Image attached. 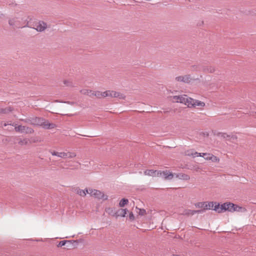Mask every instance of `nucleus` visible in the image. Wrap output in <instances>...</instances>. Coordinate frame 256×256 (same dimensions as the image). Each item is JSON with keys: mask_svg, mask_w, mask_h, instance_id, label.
I'll return each instance as SVG.
<instances>
[{"mask_svg": "<svg viewBox=\"0 0 256 256\" xmlns=\"http://www.w3.org/2000/svg\"><path fill=\"white\" fill-rule=\"evenodd\" d=\"M30 124L36 126H42L45 129H50L54 128V124L48 122L42 118L36 117L29 120Z\"/></svg>", "mask_w": 256, "mask_h": 256, "instance_id": "nucleus-1", "label": "nucleus"}, {"mask_svg": "<svg viewBox=\"0 0 256 256\" xmlns=\"http://www.w3.org/2000/svg\"><path fill=\"white\" fill-rule=\"evenodd\" d=\"M86 192L91 196H92L98 199H103L104 200H106L108 199L107 196L104 195V194L102 192L97 190L86 188Z\"/></svg>", "mask_w": 256, "mask_h": 256, "instance_id": "nucleus-2", "label": "nucleus"}, {"mask_svg": "<svg viewBox=\"0 0 256 256\" xmlns=\"http://www.w3.org/2000/svg\"><path fill=\"white\" fill-rule=\"evenodd\" d=\"M189 98L186 95L175 96L172 98V100L174 102H180L188 106L189 103Z\"/></svg>", "mask_w": 256, "mask_h": 256, "instance_id": "nucleus-3", "label": "nucleus"}, {"mask_svg": "<svg viewBox=\"0 0 256 256\" xmlns=\"http://www.w3.org/2000/svg\"><path fill=\"white\" fill-rule=\"evenodd\" d=\"M189 103L188 104V107L191 108L196 106H199L200 107H204L205 106V103L204 102L194 100L192 98H189Z\"/></svg>", "mask_w": 256, "mask_h": 256, "instance_id": "nucleus-4", "label": "nucleus"}, {"mask_svg": "<svg viewBox=\"0 0 256 256\" xmlns=\"http://www.w3.org/2000/svg\"><path fill=\"white\" fill-rule=\"evenodd\" d=\"M175 80L178 82L188 84L190 82L192 78L190 75H184L176 76Z\"/></svg>", "mask_w": 256, "mask_h": 256, "instance_id": "nucleus-5", "label": "nucleus"}, {"mask_svg": "<svg viewBox=\"0 0 256 256\" xmlns=\"http://www.w3.org/2000/svg\"><path fill=\"white\" fill-rule=\"evenodd\" d=\"M35 26L36 28H34L36 31L39 32H43L46 29L47 27L46 24L42 21L39 22L38 24H36Z\"/></svg>", "mask_w": 256, "mask_h": 256, "instance_id": "nucleus-6", "label": "nucleus"}, {"mask_svg": "<svg viewBox=\"0 0 256 256\" xmlns=\"http://www.w3.org/2000/svg\"><path fill=\"white\" fill-rule=\"evenodd\" d=\"M8 24L10 26H15L16 28H24L26 26H21L20 24V22L18 20V18H10L8 20Z\"/></svg>", "mask_w": 256, "mask_h": 256, "instance_id": "nucleus-7", "label": "nucleus"}, {"mask_svg": "<svg viewBox=\"0 0 256 256\" xmlns=\"http://www.w3.org/2000/svg\"><path fill=\"white\" fill-rule=\"evenodd\" d=\"M203 155L206 156V158L204 159L206 160H210L212 162H219L220 159L216 157V156H214L213 154L209 153L203 154Z\"/></svg>", "mask_w": 256, "mask_h": 256, "instance_id": "nucleus-8", "label": "nucleus"}, {"mask_svg": "<svg viewBox=\"0 0 256 256\" xmlns=\"http://www.w3.org/2000/svg\"><path fill=\"white\" fill-rule=\"evenodd\" d=\"M127 212L128 210L126 208L120 209L118 210L116 212H114V216L116 218L120 216L124 218L126 216V215L127 214Z\"/></svg>", "mask_w": 256, "mask_h": 256, "instance_id": "nucleus-9", "label": "nucleus"}, {"mask_svg": "<svg viewBox=\"0 0 256 256\" xmlns=\"http://www.w3.org/2000/svg\"><path fill=\"white\" fill-rule=\"evenodd\" d=\"M174 176V174L172 172H170L168 170H164L162 172V177H164L166 180H170Z\"/></svg>", "mask_w": 256, "mask_h": 256, "instance_id": "nucleus-10", "label": "nucleus"}, {"mask_svg": "<svg viewBox=\"0 0 256 256\" xmlns=\"http://www.w3.org/2000/svg\"><path fill=\"white\" fill-rule=\"evenodd\" d=\"M174 174L176 178L180 180H188L190 178V177L188 175L183 173Z\"/></svg>", "mask_w": 256, "mask_h": 256, "instance_id": "nucleus-11", "label": "nucleus"}, {"mask_svg": "<svg viewBox=\"0 0 256 256\" xmlns=\"http://www.w3.org/2000/svg\"><path fill=\"white\" fill-rule=\"evenodd\" d=\"M202 71L206 72L212 73L215 71V68L212 66H202Z\"/></svg>", "mask_w": 256, "mask_h": 256, "instance_id": "nucleus-12", "label": "nucleus"}, {"mask_svg": "<svg viewBox=\"0 0 256 256\" xmlns=\"http://www.w3.org/2000/svg\"><path fill=\"white\" fill-rule=\"evenodd\" d=\"M74 192L76 194L82 196H84L88 194L86 192V188L85 190H81L79 188L77 187L74 190Z\"/></svg>", "mask_w": 256, "mask_h": 256, "instance_id": "nucleus-13", "label": "nucleus"}, {"mask_svg": "<svg viewBox=\"0 0 256 256\" xmlns=\"http://www.w3.org/2000/svg\"><path fill=\"white\" fill-rule=\"evenodd\" d=\"M12 126H14L15 127L14 128H15L16 131V132H24L26 130L25 126H16V124H12Z\"/></svg>", "mask_w": 256, "mask_h": 256, "instance_id": "nucleus-14", "label": "nucleus"}, {"mask_svg": "<svg viewBox=\"0 0 256 256\" xmlns=\"http://www.w3.org/2000/svg\"><path fill=\"white\" fill-rule=\"evenodd\" d=\"M110 97L119 98H124L122 94L114 91H111Z\"/></svg>", "mask_w": 256, "mask_h": 256, "instance_id": "nucleus-15", "label": "nucleus"}, {"mask_svg": "<svg viewBox=\"0 0 256 256\" xmlns=\"http://www.w3.org/2000/svg\"><path fill=\"white\" fill-rule=\"evenodd\" d=\"M204 154L203 152L200 153V152H194V153H191V152H190V151H188L186 154V155L188 156H192L194 158L196 156H204V155L202 154Z\"/></svg>", "mask_w": 256, "mask_h": 256, "instance_id": "nucleus-16", "label": "nucleus"}, {"mask_svg": "<svg viewBox=\"0 0 256 256\" xmlns=\"http://www.w3.org/2000/svg\"><path fill=\"white\" fill-rule=\"evenodd\" d=\"M202 65H193L191 66L192 70L193 71H202Z\"/></svg>", "mask_w": 256, "mask_h": 256, "instance_id": "nucleus-17", "label": "nucleus"}, {"mask_svg": "<svg viewBox=\"0 0 256 256\" xmlns=\"http://www.w3.org/2000/svg\"><path fill=\"white\" fill-rule=\"evenodd\" d=\"M75 242L74 240H62L60 242L58 243V247H62L64 246L66 243H70V244H71L72 242Z\"/></svg>", "mask_w": 256, "mask_h": 256, "instance_id": "nucleus-18", "label": "nucleus"}, {"mask_svg": "<svg viewBox=\"0 0 256 256\" xmlns=\"http://www.w3.org/2000/svg\"><path fill=\"white\" fill-rule=\"evenodd\" d=\"M234 206H236V204L228 202V206L226 207L227 210L230 212H234Z\"/></svg>", "mask_w": 256, "mask_h": 256, "instance_id": "nucleus-19", "label": "nucleus"}, {"mask_svg": "<svg viewBox=\"0 0 256 256\" xmlns=\"http://www.w3.org/2000/svg\"><path fill=\"white\" fill-rule=\"evenodd\" d=\"M154 170H146L144 172V174L146 176H154V174L156 172Z\"/></svg>", "mask_w": 256, "mask_h": 256, "instance_id": "nucleus-20", "label": "nucleus"}, {"mask_svg": "<svg viewBox=\"0 0 256 256\" xmlns=\"http://www.w3.org/2000/svg\"><path fill=\"white\" fill-rule=\"evenodd\" d=\"M18 143L20 146L26 145L28 143V140L26 138L18 140Z\"/></svg>", "mask_w": 256, "mask_h": 256, "instance_id": "nucleus-21", "label": "nucleus"}, {"mask_svg": "<svg viewBox=\"0 0 256 256\" xmlns=\"http://www.w3.org/2000/svg\"><path fill=\"white\" fill-rule=\"evenodd\" d=\"M12 111L10 107L8 108H0V114H6Z\"/></svg>", "mask_w": 256, "mask_h": 256, "instance_id": "nucleus-22", "label": "nucleus"}, {"mask_svg": "<svg viewBox=\"0 0 256 256\" xmlns=\"http://www.w3.org/2000/svg\"><path fill=\"white\" fill-rule=\"evenodd\" d=\"M228 206V203L226 202L222 204H221L220 207V211H218V213H221L222 212V211H226L227 210L226 207Z\"/></svg>", "mask_w": 256, "mask_h": 256, "instance_id": "nucleus-23", "label": "nucleus"}, {"mask_svg": "<svg viewBox=\"0 0 256 256\" xmlns=\"http://www.w3.org/2000/svg\"><path fill=\"white\" fill-rule=\"evenodd\" d=\"M214 202H206V205L204 206V210H210L211 208H212L214 207Z\"/></svg>", "mask_w": 256, "mask_h": 256, "instance_id": "nucleus-24", "label": "nucleus"}, {"mask_svg": "<svg viewBox=\"0 0 256 256\" xmlns=\"http://www.w3.org/2000/svg\"><path fill=\"white\" fill-rule=\"evenodd\" d=\"M128 202V199L126 198H122L119 203V206L120 207H123Z\"/></svg>", "mask_w": 256, "mask_h": 256, "instance_id": "nucleus-25", "label": "nucleus"}, {"mask_svg": "<svg viewBox=\"0 0 256 256\" xmlns=\"http://www.w3.org/2000/svg\"><path fill=\"white\" fill-rule=\"evenodd\" d=\"M94 96L98 98H102V92L100 91H95L94 92Z\"/></svg>", "mask_w": 256, "mask_h": 256, "instance_id": "nucleus-26", "label": "nucleus"}, {"mask_svg": "<svg viewBox=\"0 0 256 256\" xmlns=\"http://www.w3.org/2000/svg\"><path fill=\"white\" fill-rule=\"evenodd\" d=\"M66 158H73L76 156V154L75 152H66Z\"/></svg>", "mask_w": 256, "mask_h": 256, "instance_id": "nucleus-27", "label": "nucleus"}, {"mask_svg": "<svg viewBox=\"0 0 256 256\" xmlns=\"http://www.w3.org/2000/svg\"><path fill=\"white\" fill-rule=\"evenodd\" d=\"M206 202H198L196 204V206L200 208H203V209L204 210V206L206 205Z\"/></svg>", "mask_w": 256, "mask_h": 256, "instance_id": "nucleus-28", "label": "nucleus"}, {"mask_svg": "<svg viewBox=\"0 0 256 256\" xmlns=\"http://www.w3.org/2000/svg\"><path fill=\"white\" fill-rule=\"evenodd\" d=\"M242 210H246L244 208H242V207L239 206L238 205L236 204V206H234V212H240L242 211Z\"/></svg>", "mask_w": 256, "mask_h": 256, "instance_id": "nucleus-29", "label": "nucleus"}, {"mask_svg": "<svg viewBox=\"0 0 256 256\" xmlns=\"http://www.w3.org/2000/svg\"><path fill=\"white\" fill-rule=\"evenodd\" d=\"M111 90H106L102 92V98H106L108 96L110 97Z\"/></svg>", "mask_w": 256, "mask_h": 256, "instance_id": "nucleus-30", "label": "nucleus"}, {"mask_svg": "<svg viewBox=\"0 0 256 256\" xmlns=\"http://www.w3.org/2000/svg\"><path fill=\"white\" fill-rule=\"evenodd\" d=\"M24 132L26 134H32L34 132V130L31 128L26 126Z\"/></svg>", "mask_w": 256, "mask_h": 256, "instance_id": "nucleus-31", "label": "nucleus"}, {"mask_svg": "<svg viewBox=\"0 0 256 256\" xmlns=\"http://www.w3.org/2000/svg\"><path fill=\"white\" fill-rule=\"evenodd\" d=\"M186 214L194 215L196 214L195 210H188L186 211Z\"/></svg>", "mask_w": 256, "mask_h": 256, "instance_id": "nucleus-32", "label": "nucleus"}, {"mask_svg": "<svg viewBox=\"0 0 256 256\" xmlns=\"http://www.w3.org/2000/svg\"><path fill=\"white\" fill-rule=\"evenodd\" d=\"M156 172L154 174V176L160 177L162 176V171L155 170Z\"/></svg>", "mask_w": 256, "mask_h": 256, "instance_id": "nucleus-33", "label": "nucleus"}, {"mask_svg": "<svg viewBox=\"0 0 256 256\" xmlns=\"http://www.w3.org/2000/svg\"><path fill=\"white\" fill-rule=\"evenodd\" d=\"M58 156L61 158H66V152H58Z\"/></svg>", "mask_w": 256, "mask_h": 256, "instance_id": "nucleus-34", "label": "nucleus"}, {"mask_svg": "<svg viewBox=\"0 0 256 256\" xmlns=\"http://www.w3.org/2000/svg\"><path fill=\"white\" fill-rule=\"evenodd\" d=\"M214 204H215V205L214 206V208L213 210L218 213V211H220V204H217L216 202H214Z\"/></svg>", "mask_w": 256, "mask_h": 256, "instance_id": "nucleus-35", "label": "nucleus"}, {"mask_svg": "<svg viewBox=\"0 0 256 256\" xmlns=\"http://www.w3.org/2000/svg\"><path fill=\"white\" fill-rule=\"evenodd\" d=\"M138 214L140 216H144L146 213V211L144 209L138 208Z\"/></svg>", "mask_w": 256, "mask_h": 256, "instance_id": "nucleus-36", "label": "nucleus"}, {"mask_svg": "<svg viewBox=\"0 0 256 256\" xmlns=\"http://www.w3.org/2000/svg\"><path fill=\"white\" fill-rule=\"evenodd\" d=\"M218 135H219L220 136H222V137L224 138H229V137H230V135H228V134H226V133H222H222H220V134H218Z\"/></svg>", "mask_w": 256, "mask_h": 256, "instance_id": "nucleus-37", "label": "nucleus"}, {"mask_svg": "<svg viewBox=\"0 0 256 256\" xmlns=\"http://www.w3.org/2000/svg\"><path fill=\"white\" fill-rule=\"evenodd\" d=\"M64 83L66 86H72V82L70 81L64 80Z\"/></svg>", "mask_w": 256, "mask_h": 256, "instance_id": "nucleus-38", "label": "nucleus"}, {"mask_svg": "<svg viewBox=\"0 0 256 256\" xmlns=\"http://www.w3.org/2000/svg\"><path fill=\"white\" fill-rule=\"evenodd\" d=\"M113 211H114V210L112 208H108L106 210V212L108 213L109 214L114 215V213H113Z\"/></svg>", "mask_w": 256, "mask_h": 256, "instance_id": "nucleus-39", "label": "nucleus"}, {"mask_svg": "<svg viewBox=\"0 0 256 256\" xmlns=\"http://www.w3.org/2000/svg\"><path fill=\"white\" fill-rule=\"evenodd\" d=\"M88 90L84 89L80 90V92L83 94H88Z\"/></svg>", "mask_w": 256, "mask_h": 256, "instance_id": "nucleus-40", "label": "nucleus"}, {"mask_svg": "<svg viewBox=\"0 0 256 256\" xmlns=\"http://www.w3.org/2000/svg\"><path fill=\"white\" fill-rule=\"evenodd\" d=\"M49 152H50V154L52 155V156H58V152H56V151H54V150H50Z\"/></svg>", "mask_w": 256, "mask_h": 256, "instance_id": "nucleus-41", "label": "nucleus"}, {"mask_svg": "<svg viewBox=\"0 0 256 256\" xmlns=\"http://www.w3.org/2000/svg\"><path fill=\"white\" fill-rule=\"evenodd\" d=\"M129 218L131 220H134V214H132V212H130V214H129Z\"/></svg>", "mask_w": 256, "mask_h": 256, "instance_id": "nucleus-42", "label": "nucleus"}, {"mask_svg": "<svg viewBox=\"0 0 256 256\" xmlns=\"http://www.w3.org/2000/svg\"><path fill=\"white\" fill-rule=\"evenodd\" d=\"M196 214H202L205 212V210L204 209L200 210H195Z\"/></svg>", "mask_w": 256, "mask_h": 256, "instance_id": "nucleus-43", "label": "nucleus"}, {"mask_svg": "<svg viewBox=\"0 0 256 256\" xmlns=\"http://www.w3.org/2000/svg\"><path fill=\"white\" fill-rule=\"evenodd\" d=\"M94 92L92 91V90H88V94H87L88 96H94Z\"/></svg>", "mask_w": 256, "mask_h": 256, "instance_id": "nucleus-44", "label": "nucleus"}, {"mask_svg": "<svg viewBox=\"0 0 256 256\" xmlns=\"http://www.w3.org/2000/svg\"><path fill=\"white\" fill-rule=\"evenodd\" d=\"M229 138H230L231 139H232V140H236L237 139V136L235 135L230 136V137H229Z\"/></svg>", "mask_w": 256, "mask_h": 256, "instance_id": "nucleus-45", "label": "nucleus"}, {"mask_svg": "<svg viewBox=\"0 0 256 256\" xmlns=\"http://www.w3.org/2000/svg\"><path fill=\"white\" fill-rule=\"evenodd\" d=\"M30 120H31V118H30V119H24V120H22L24 122H28V123H30V121H29Z\"/></svg>", "mask_w": 256, "mask_h": 256, "instance_id": "nucleus-46", "label": "nucleus"}, {"mask_svg": "<svg viewBox=\"0 0 256 256\" xmlns=\"http://www.w3.org/2000/svg\"><path fill=\"white\" fill-rule=\"evenodd\" d=\"M9 124H6V123H4L3 124H2V126H6L8 125ZM10 125H11L12 124H10Z\"/></svg>", "mask_w": 256, "mask_h": 256, "instance_id": "nucleus-47", "label": "nucleus"}, {"mask_svg": "<svg viewBox=\"0 0 256 256\" xmlns=\"http://www.w3.org/2000/svg\"><path fill=\"white\" fill-rule=\"evenodd\" d=\"M66 102V103H68V104H70V102Z\"/></svg>", "mask_w": 256, "mask_h": 256, "instance_id": "nucleus-48", "label": "nucleus"}, {"mask_svg": "<svg viewBox=\"0 0 256 256\" xmlns=\"http://www.w3.org/2000/svg\"><path fill=\"white\" fill-rule=\"evenodd\" d=\"M202 157L204 158H206V156H204Z\"/></svg>", "mask_w": 256, "mask_h": 256, "instance_id": "nucleus-49", "label": "nucleus"}]
</instances>
